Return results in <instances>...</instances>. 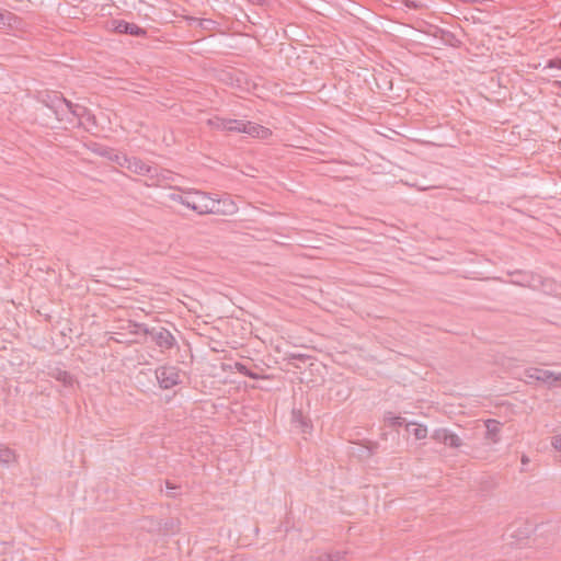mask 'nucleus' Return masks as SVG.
Instances as JSON below:
<instances>
[{"mask_svg": "<svg viewBox=\"0 0 561 561\" xmlns=\"http://www.w3.org/2000/svg\"><path fill=\"white\" fill-rule=\"evenodd\" d=\"M64 107L68 110L69 113H71L76 117H81L87 112L85 107H82L78 104H73L71 101L66 99V102L64 103Z\"/></svg>", "mask_w": 561, "mask_h": 561, "instance_id": "16", "label": "nucleus"}, {"mask_svg": "<svg viewBox=\"0 0 561 561\" xmlns=\"http://www.w3.org/2000/svg\"><path fill=\"white\" fill-rule=\"evenodd\" d=\"M329 553L332 557V561H345V558H346V554H347L346 551H340V550L332 551V552H329Z\"/></svg>", "mask_w": 561, "mask_h": 561, "instance_id": "24", "label": "nucleus"}, {"mask_svg": "<svg viewBox=\"0 0 561 561\" xmlns=\"http://www.w3.org/2000/svg\"><path fill=\"white\" fill-rule=\"evenodd\" d=\"M144 327H147L145 323H138V322H135V321H129L128 322V330L131 334H139L140 332L142 333V328Z\"/></svg>", "mask_w": 561, "mask_h": 561, "instance_id": "20", "label": "nucleus"}, {"mask_svg": "<svg viewBox=\"0 0 561 561\" xmlns=\"http://www.w3.org/2000/svg\"><path fill=\"white\" fill-rule=\"evenodd\" d=\"M159 531L163 535L176 534L180 531V520L178 518H168L159 524Z\"/></svg>", "mask_w": 561, "mask_h": 561, "instance_id": "12", "label": "nucleus"}, {"mask_svg": "<svg viewBox=\"0 0 561 561\" xmlns=\"http://www.w3.org/2000/svg\"><path fill=\"white\" fill-rule=\"evenodd\" d=\"M548 66H549V67H551V68H553V67H554V68L561 69V59H559V58H557V59H551V60L549 61V65H548Z\"/></svg>", "mask_w": 561, "mask_h": 561, "instance_id": "28", "label": "nucleus"}, {"mask_svg": "<svg viewBox=\"0 0 561 561\" xmlns=\"http://www.w3.org/2000/svg\"><path fill=\"white\" fill-rule=\"evenodd\" d=\"M461 445H462L461 438L458 435H456L455 433L449 431L448 436H447L446 446H449L451 448H458Z\"/></svg>", "mask_w": 561, "mask_h": 561, "instance_id": "19", "label": "nucleus"}, {"mask_svg": "<svg viewBox=\"0 0 561 561\" xmlns=\"http://www.w3.org/2000/svg\"><path fill=\"white\" fill-rule=\"evenodd\" d=\"M293 358L305 359V356L304 355H293Z\"/></svg>", "mask_w": 561, "mask_h": 561, "instance_id": "32", "label": "nucleus"}, {"mask_svg": "<svg viewBox=\"0 0 561 561\" xmlns=\"http://www.w3.org/2000/svg\"><path fill=\"white\" fill-rule=\"evenodd\" d=\"M165 488H167L168 496H170V497H176L178 496V493L175 492V490L179 489L178 485L171 483L170 481H167L165 482Z\"/></svg>", "mask_w": 561, "mask_h": 561, "instance_id": "23", "label": "nucleus"}, {"mask_svg": "<svg viewBox=\"0 0 561 561\" xmlns=\"http://www.w3.org/2000/svg\"><path fill=\"white\" fill-rule=\"evenodd\" d=\"M317 561H332V557L330 556V553H323L321 556L318 557Z\"/></svg>", "mask_w": 561, "mask_h": 561, "instance_id": "29", "label": "nucleus"}, {"mask_svg": "<svg viewBox=\"0 0 561 561\" xmlns=\"http://www.w3.org/2000/svg\"><path fill=\"white\" fill-rule=\"evenodd\" d=\"M142 333L145 335H149L151 341L160 348L161 352L169 351L176 345L174 335L164 327H144Z\"/></svg>", "mask_w": 561, "mask_h": 561, "instance_id": "4", "label": "nucleus"}, {"mask_svg": "<svg viewBox=\"0 0 561 561\" xmlns=\"http://www.w3.org/2000/svg\"><path fill=\"white\" fill-rule=\"evenodd\" d=\"M249 1L256 5H263L266 0H249Z\"/></svg>", "mask_w": 561, "mask_h": 561, "instance_id": "30", "label": "nucleus"}, {"mask_svg": "<svg viewBox=\"0 0 561 561\" xmlns=\"http://www.w3.org/2000/svg\"><path fill=\"white\" fill-rule=\"evenodd\" d=\"M16 460L15 451L9 447L0 445V463L9 465Z\"/></svg>", "mask_w": 561, "mask_h": 561, "instance_id": "13", "label": "nucleus"}, {"mask_svg": "<svg viewBox=\"0 0 561 561\" xmlns=\"http://www.w3.org/2000/svg\"><path fill=\"white\" fill-rule=\"evenodd\" d=\"M178 191H181L187 195H194L196 198L195 204L207 205V207H211L213 210L206 213H197L198 215H208V214H219V215H232L237 211V205L229 198L226 199H215L209 196L208 193L198 191V190H182L176 187Z\"/></svg>", "mask_w": 561, "mask_h": 561, "instance_id": "2", "label": "nucleus"}, {"mask_svg": "<svg viewBox=\"0 0 561 561\" xmlns=\"http://www.w3.org/2000/svg\"><path fill=\"white\" fill-rule=\"evenodd\" d=\"M190 196L191 195H187L185 193H184V195L178 194V193H171V194H169V199L172 202L180 203V204L186 206L187 208L192 209L195 213H206V211L213 210V208L207 207V205H203V204L196 205L195 201H191Z\"/></svg>", "mask_w": 561, "mask_h": 561, "instance_id": "7", "label": "nucleus"}, {"mask_svg": "<svg viewBox=\"0 0 561 561\" xmlns=\"http://www.w3.org/2000/svg\"><path fill=\"white\" fill-rule=\"evenodd\" d=\"M233 368H234L238 373H240V374H242V375H244V376H248V377H250L251 379L257 380V379L263 378L262 376H260L259 374H256V373L252 371V370H251V369H249L244 364H242V363H240V362H236V363L233 364Z\"/></svg>", "mask_w": 561, "mask_h": 561, "instance_id": "14", "label": "nucleus"}, {"mask_svg": "<svg viewBox=\"0 0 561 561\" xmlns=\"http://www.w3.org/2000/svg\"><path fill=\"white\" fill-rule=\"evenodd\" d=\"M528 461H529V460H528V458H527L526 456H523V457H522V462H523V463H527Z\"/></svg>", "mask_w": 561, "mask_h": 561, "instance_id": "33", "label": "nucleus"}, {"mask_svg": "<svg viewBox=\"0 0 561 561\" xmlns=\"http://www.w3.org/2000/svg\"><path fill=\"white\" fill-rule=\"evenodd\" d=\"M206 124L213 129L227 130V118L214 116L207 119Z\"/></svg>", "mask_w": 561, "mask_h": 561, "instance_id": "15", "label": "nucleus"}, {"mask_svg": "<svg viewBox=\"0 0 561 561\" xmlns=\"http://www.w3.org/2000/svg\"><path fill=\"white\" fill-rule=\"evenodd\" d=\"M114 31L119 34H128L133 36H145L147 34L146 30L138 26L135 23H129L124 20H115L113 21Z\"/></svg>", "mask_w": 561, "mask_h": 561, "instance_id": "8", "label": "nucleus"}, {"mask_svg": "<svg viewBox=\"0 0 561 561\" xmlns=\"http://www.w3.org/2000/svg\"><path fill=\"white\" fill-rule=\"evenodd\" d=\"M37 100L46 107H48L56 116L58 121H64V103L66 98L57 91H45L41 92Z\"/></svg>", "mask_w": 561, "mask_h": 561, "instance_id": "5", "label": "nucleus"}, {"mask_svg": "<svg viewBox=\"0 0 561 561\" xmlns=\"http://www.w3.org/2000/svg\"><path fill=\"white\" fill-rule=\"evenodd\" d=\"M301 425H302V432H306L307 431L306 428L308 427L307 422L302 421Z\"/></svg>", "mask_w": 561, "mask_h": 561, "instance_id": "31", "label": "nucleus"}, {"mask_svg": "<svg viewBox=\"0 0 561 561\" xmlns=\"http://www.w3.org/2000/svg\"><path fill=\"white\" fill-rule=\"evenodd\" d=\"M386 421L389 423L390 426H402L404 419L401 416H394L389 413V416L386 417Z\"/></svg>", "mask_w": 561, "mask_h": 561, "instance_id": "21", "label": "nucleus"}, {"mask_svg": "<svg viewBox=\"0 0 561 561\" xmlns=\"http://www.w3.org/2000/svg\"><path fill=\"white\" fill-rule=\"evenodd\" d=\"M485 438L492 443L500 442L501 423L496 420L490 419L485 421Z\"/></svg>", "mask_w": 561, "mask_h": 561, "instance_id": "10", "label": "nucleus"}, {"mask_svg": "<svg viewBox=\"0 0 561 561\" xmlns=\"http://www.w3.org/2000/svg\"><path fill=\"white\" fill-rule=\"evenodd\" d=\"M115 160L121 167L126 168L129 172L147 176L150 181V183L147 184L149 186H158L162 181L170 179V171L160 170L158 167L147 164L139 158L126 156L119 158L115 154Z\"/></svg>", "mask_w": 561, "mask_h": 561, "instance_id": "1", "label": "nucleus"}, {"mask_svg": "<svg viewBox=\"0 0 561 561\" xmlns=\"http://www.w3.org/2000/svg\"><path fill=\"white\" fill-rule=\"evenodd\" d=\"M244 122L242 119L227 118V131L242 133L245 129Z\"/></svg>", "mask_w": 561, "mask_h": 561, "instance_id": "17", "label": "nucleus"}, {"mask_svg": "<svg viewBox=\"0 0 561 561\" xmlns=\"http://www.w3.org/2000/svg\"><path fill=\"white\" fill-rule=\"evenodd\" d=\"M244 127L245 129L242 133L248 134L254 138L265 139L272 135L270 128L252 122H244Z\"/></svg>", "mask_w": 561, "mask_h": 561, "instance_id": "9", "label": "nucleus"}, {"mask_svg": "<svg viewBox=\"0 0 561 561\" xmlns=\"http://www.w3.org/2000/svg\"><path fill=\"white\" fill-rule=\"evenodd\" d=\"M448 432L449 431L446 428L435 430L434 433L432 434V439H434L437 443L446 445Z\"/></svg>", "mask_w": 561, "mask_h": 561, "instance_id": "18", "label": "nucleus"}, {"mask_svg": "<svg viewBox=\"0 0 561 561\" xmlns=\"http://www.w3.org/2000/svg\"><path fill=\"white\" fill-rule=\"evenodd\" d=\"M12 14L10 12H7V14L3 13V11L0 9V24H5L10 21Z\"/></svg>", "mask_w": 561, "mask_h": 561, "instance_id": "27", "label": "nucleus"}, {"mask_svg": "<svg viewBox=\"0 0 561 561\" xmlns=\"http://www.w3.org/2000/svg\"><path fill=\"white\" fill-rule=\"evenodd\" d=\"M48 375L51 378L62 382L65 386H71L73 382V377L67 370H64L59 367L50 368Z\"/></svg>", "mask_w": 561, "mask_h": 561, "instance_id": "11", "label": "nucleus"}, {"mask_svg": "<svg viewBox=\"0 0 561 561\" xmlns=\"http://www.w3.org/2000/svg\"><path fill=\"white\" fill-rule=\"evenodd\" d=\"M551 445L556 450L561 451V434L551 438Z\"/></svg>", "mask_w": 561, "mask_h": 561, "instance_id": "26", "label": "nucleus"}, {"mask_svg": "<svg viewBox=\"0 0 561 561\" xmlns=\"http://www.w3.org/2000/svg\"><path fill=\"white\" fill-rule=\"evenodd\" d=\"M156 377L162 389H171L181 383L180 370L175 366H161L156 369Z\"/></svg>", "mask_w": 561, "mask_h": 561, "instance_id": "6", "label": "nucleus"}, {"mask_svg": "<svg viewBox=\"0 0 561 561\" xmlns=\"http://www.w3.org/2000/svg\"><path fill=\"white\" fill-rule=\"evenodd\" d=\"M525 378H520L524 382L531 385L533 380L542 382L549 388L561 387V373H554L537 367H529L524 370Z\"/></svg>", "mask_w": 561, "mask_h": 561, "instance_id": "3", "label": "nucleus"}, {"mask_svg": "<svg viewBox=\"0 0 561 561\" xmlns=\"http://www.w3.org/2000/svg\"><path fill=\"white\" fill-rule=\"evenodd\" d=\"M403 2L407 8L413 9V10H417L423 7V4L421 2L414 1V0H404Z\"/></svg>", "mask_w": 561, "mask_h": 561, "instance_id": "25", "label": "nucleus"}, {"mask_svg": "<svg viewBox=\"0 0 561 561\" xmlns=\"http://www.w3.org/2000/svg\"><path fill=\"white\" fill-rule=\"evenodd\" d=\"M413 435L416 439H423L426 437L427 435V428L425 426H422V425H417L416 427H414L413 430Z\"/></svg>", "mask_w": 561, "mask_h": 561, "instance_id": "22", "label": "nucleus"}]
</instances>
